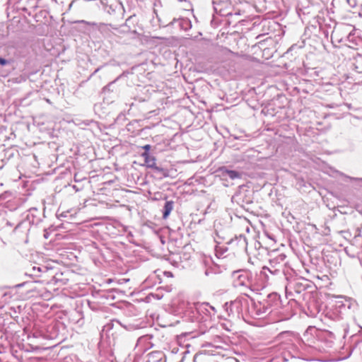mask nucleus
Instances as JSON below:
<instances>
[{"label": "nucleus", "mask_w": 362, "mask_h": 362, "mask_svg": "<svg viewBox=\"0 0 362 362\" xmlns=\"http://www.w3.org/2000/svg\"><path fill=\"white\" fill-rule=\"evenodd\" d=\"M23 286V284H18V285H16V287H20V286Z\"/></svg>", "instance_id": "obj_7"}, {"label": "nucleus", "mask_w": 362, "mask_h": 362, "mask_svg": "<svg viewBox=\"0 0 362 362\" xmlns=\"http://www.w3.org/2000/svg\"><path fill=\"white\" fill-rule=\"evenodd\" d=\"M218 171L221 172L222 175H228L229 177L232 180L240 177V174L235 170H229L226 169L225 168H221L218 169Z\"/></svg>", "instance_id": "obj_2"}, {"label": "nucleus", "mask_w": 362, "mask_h": 362, "mask_svg": "<svg viewBox=\"0 0 362 362\" xmlns=\"http://www.w3.org/2000/svg\"><path fill=\"white\" fill-rule=\"evenodd\" d=\"M143 148L145 150V152L148 153L149 150L151 149V146L149 144H146L143 146Z\"/></svg>", "instance_id": "obj_5"}, {"label": "nucleus", "mask_w": 362, "mask_h": 362, "mask_svg": "<svg viewBox=\"0 0 362 362\" xmlns=\"http://www.w3.org/2000/svg\"><path fill=\"white\" fill-rule=\"evenodd\" d=\"M142 157L144 158L145 165L148 168L158 169V168L156 167V158L153 156H151L149 153H148V152L143 153Z\"/></svg>", "instance_id": "obj_1"}, {"label": "nucleus", "mask_w": 362, "mask_h": 362, "mask_svg": "<svg viewBox=\"0 0 362 362\" xmlns=\"http://www.w3.org/2000/svg\"><path fill=\"white\" fill-rule=\"evenodd\" d=\"M7 64V61L1 57H0V64L4 66Z\"/></svg>", "instance_id": "obj_6"}, {"label": "nucleus", "mask_w": 362, "mask_h": 362, "mask_svg": "<svg viewBox=\"0 0 362 362\" xmlns=\"http://www.w3.org/2000/svg\"><path fill=\"white\" fill-rule=\"evenodd\" d=\"M173 209V202L168 201L164 206L163 218L166 219Z\"/></svg>", "instance_id": "obj_3"}, {"label": "nucleus", "mask_w": 362, "mask_h": 362, "mask_svg": "<svg viewBox=\"0 0 362 362\" xmlns=\"http://www.w3.org/2000/svg\"><path fill=\"white\" fill-rule=\"evenodd\" d=\"M77 23H83V24H86V25H90V26H95L96 25L95 23L88 22V21H83V20L78 21H77Z\"/></svg>", "instance_id": "obj_4"}]
</instances>
